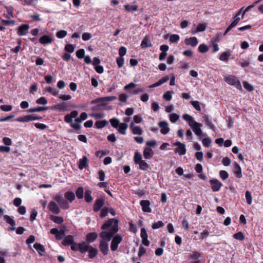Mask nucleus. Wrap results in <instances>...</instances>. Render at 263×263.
I'll list each match as a JSON object with an SVG mask.
<instances>
[{
    "instance_id": "1",
    "label": "nucleus",
    "mask_w": 263,
    "mask_h": 263,
    "mask_svg": "<svg viewBox=\"0 0 263 263\" xmlns=\"http://www.w3.org/2000/svg\"><path fill=\"white\" fill-rule=\"evenodd\" d=\"M116 99L117 97L116 96H108L95 99L91 101V104H98L92 106L91 109L94 111L104 110L106 109L105 107L107 105V103H106L105 102L112 101Z\"/></svg>"
},
{
    "instance_id": "2",
    "label": "nucleus",
    "mask_w": 263,
    "mask_h": 263,
    "mask_svg": "<svg viewBox=\"0 0 263 263\" xmlns=\"http://www.w3.org/2000/svg\"><path fill=\"white\" fill-rule=\"evenodd\" d=\"M79 251L81 253H85L88 251V257L90 259L94 258L98 253V250L90 246L88 242L82 241L80 243Z\"/></svg>"
},
{
    "instance_id": "3",
    "label": "nucleus",
    "mask_w": 263,
    "mask_h": 263,
    "mask_svg": "<svg viewBox=\"0 0 263 263\" xmlns=\"http://www.w3.org/2000/svg\"><path fill=\"white\" fill-rule=\"evenodd\" d=\"M119 220L116 218H110L106 221L101 226L102 230L111 231L113 233H117L119 231Z\"/></svg>"
},
{
    "instance_id": "4",
    "label": "nucleus",
    "mask_w": 263,
    "mask_h": 263,
    "mask_svg": "<svg viewBox=\"0 0 263 263\" xmlns=\"http://www.w3.org/2000/svg\"><path fill=\"white\" fill-rule=\"evenodd\" d=\"M62 244L64 246H71V249L73 251L79 250L80 243H77L74 241V237L72 235H68L65 236L62 241Z\"/></svg>"
},
{
    "instance_id": "5",
    "label": "nucleus",
    "mask_w": 263,
    "mask_h": 263,
    "mask_svg": "<svg viewBox=\"0 0 263 263\" xmlns=\"http://www.w3.org/2000/svg\"><path fill=\"white\" fill-rule=\"evenodd\" d=\"M224 79L225 82H227L228 84L234 86L239 90H242L241 83L239 80H238L235 76L233 75H229V76L224 77Z\"/></svg>"
},
{
    "instance_id": "6",
    "label": "nucleus",
    "mask_w": 263,
    "mask_h": 263,
    "mask_svg": "<svg viewBox=\"0 0 263 263\" xmlns=\"http://www.w3.org/2000/svg\"><path fill=\"white\" fill-rule=\"evenodd\" d=\"M112 241L110 245V249L111 251H115L118 249L119 245L122 240V237L117 234L112 238Z\"/></svg>"
},
{
    "instance_id": "7",
    "label": "nucleus",
    "mask_w": 263,
    "mask_h": 263,
    "mask_svg": "<svg viewBox=\"0 0 263 263\" xmlns=\"http://www.w3.org/2000/svg\"><path fill=\"white\" fill-rule=\"evenodd\" d=\"M190 126L192 127L194 133L199 137V138H201L203 136V133L201 129L202 126L201 123L194 122L192 124H190Z\"/></svg>"
},
{
    "instance_id": "8",
    "label": "nucleus",
    "mask_w": 263,
    "mask_h": 263,
    "mask_svg": "<svg viewBox=\"0 0 263 263\" xmlns=\"http://www.w3.org/2000/svg\"><path fill=\"white\" fill-rule=\"evenodd\" d=\"M54 199L59 204L60 207L64 210H67L69 208V205L68 201L65 200L62 196L57 195Z\"/></svg>"
},
{
    "instance_id": "9",
    "label": "nucleus",
    "mask_w": 263,
    "mask_h": 263,
    "mask_svg": "<svg viewBox=\"0 0 263 263\" xmlns=\"http://www.w3.org/2000/svg\"><path fill=\"white\" fill-rule=\"evenodd\" d=\"M116 233H113L111 231L103 230L99 234V236L102 239L101 240H104L107 242V241H109L112 239Z\"/></svg>"
},
{
    "instance_id": "10",
    "label": "nucleus",
    "mask_w": 263,
    "mask_h": 263,
    "mask_svg": "<svg viewBox=\"0 0 263 263\" xmlns=\"http://www.w3.org/2000/svg\"><path fill=\"white\" fill-rule=\"evenodd\" d=\"M211 187L213 192H218L222 186V183L216 179H213L209 180Z\"/></svg>"
},
{
    "instance_id": "11",
    "label": "nucleus",
    "mask_w": 263,
    "mask_h": 263,
    "mask_svg": "<svg viewBox=\"0 0 263 263\" xmlns=\"http://www.w3.org/2000/svg\"><path fill=\"white\" fill-rule=\"evenodd\" d=\"M105 199L103 198H97L93 205V210L95 212L99 211L104 204Z\"/></svg>"
},
{
    "instance_id": "12",
    "label": "nucleus",
    "mask_w": 263,
    "mask_h": 263,
    "mask_svg": "<svg viewBox=\"0 0 263 263\" xmlns=\"http://www.w3.org/2000/svg\"><path fill=\"white\" fill-rule=\"evenodd\" d=\"M140 204L142 207V211L145 213L152 212V209L150 208L151 202L148 200H142L140 202Z\"/></svg>"
},
{
    "instance_id": "13",
    "label": "nucleus",
    "mask_w": 263,
    "mask_h": 263,
    "mask_svg": "<svg viewBox=\"0 0 263 263\" xmlns=\"http://www.w3.org/2000/svg\"><path fill=\"white\" fill-rule=\"evenodd\" d=\"M203 121L205 123V125L209 127V128L212 129L213 132H215L216 127L212 123L211 119L210 118L209 115H204L202 117Z\"/></svg>"
},
{
    "instance_id": "14",
    "label": "nucleus",
    "mask_w": 263,
    "mask_h": 263,
    "mask_svg": "<svg viewBox=\"0 0 263 263\" xmlns=\"http://www.w3.org/2000/svg\"><path fill=\"white\" fill-rule=\"evenodd\" d=\"M29 25L28 24H22L17 28V33L19 36H23L27 34Z\"/></svg>"
},
{
    "instance_id": "15",
    "label": "nucleus",
    "mask_w": 263,
    "mask_h": 263,
    "mask_svg": "<svg viewBox=\"0 0 263 263\" xmlns=\"http://www.w3.org/2000/svg\"><path fill=\"white\" fill-rule=\"evenodd\" d=\"M100 251L104 255H106L109 251L108 244L104 240H100L99 246Z\"/></svg>"
},
{
    "instance_id": "16",
    "label": "nucleus",
    "mask_w": 263,
    "mask_h": 263,
    "mask_svg": "<svg viewBox=\"0 0 263 263\" xmlns=\"http://www.w3.org/2000/svg\"><path fill=\"white\" fill-rule=\"evenodd\" d=\"M48 208L50 211L55 214H58L61 212L60 208L54 201H50L48 204Z\"/></svg>"
},
{
    "instance_id": "17",
    "label": "nucleus",
    "mask_w": 263,
    "mask_h": 263,
    "mask_svg": "<svg viewBox=\"0 0 263 263\" xmlns=\"http://www.w3.org/2000/svg\"><path fill=\"white\" fill-rule=\"evenodd\" d=\"M159 126L161 128L160 130L161 134L163 135L167 134L170 131V128L168 127V123L165 121H160L158 123Z\"/></svg>"
},
{
    "instance_id": "18",
    "label": "nucleus",
    "mask_w": 263,
    "mask_h": 263,
    "mask_svg": "<svg viewBox=\"0 0 263 263\" xmlns=\"http://www.w3.org/2000/svg\"><path fill=\"white\" fill-rule=\"evenodd\" d=\"M53 41V39L49 35H44L39 40V42L42 45L51 44Z\"/></svg>"
},
{
    "instance_id": "19",
    "label": "nucleus",
    "mask_w": 263,
    "mask_h": 263,
    "mask_svg": "<svg viewBox=\"0 0 263 263\" xmlns=\"http://www.w3.org/2000/svg\"><path fill=\"white\" fill-rule=\"evenodd\" d=\"M4 219L7 223L9 224L11 226V227L9 228V230L14 231L15 230V222L10 216L7 215H4Z\"/></svg>"
},
{
    "instance_id": "20",
    "label": "nucleus",
    "mask_w": 263,
    "mask_h": 263,
    "mask_svg": "<svg viewBox=\"0 0 263 263\" xmlns=\"http://www.w3.org/2000/svg\"><path fill=\"white\" fill-rule=\"evenodd\" d=\"M184 43L185 45H190L194 47L197 45L198 43V40L196 37L193 36L185 39L184 40Z\"/></svg>"
},
{
    "instance_id": "21",
    "label": "nucleus",
    "mask_w": 263,
    "mask_h": 263,
    "mask_svg": "<svg viewBox=\"0 0 263 263\" xmlns=\"http://www.w3.org/2000/svg\"><path fill=\"white\" fill-rule=\"evenodd\" d=\"M154 152L150 147H145L143 151V156L146 159H151L154 155Z\"/></svg>"
},
{
    "instance_id": "22",
    "label": "nucleus",
    "mask_w": 263,
    "mask_h": 263,
    "mask_svg": "<svg viewBox=\"0 0 263 263\" xmlns=\"http://www.w3.org/2000/svg\"><path fill=\"white\" fill-rule=\"evenodd\" d=\"M98 236V234L96 232H90L88 233L86 236V242H88L89 243L90 242L95 241L97 239Z\"/></svg>"
},
{
    "instance_id": "23",
    "label": "nucleus",
    "mask_w": 263,
    "mask_h": 263,
    "mask_svg": "<svg viewBox=\"0 0 263 263\" xmlns=\"http://www.w3.org/2000/svg\"><path fill=\"white\" fill-rule=\"evenodd\" d=\"M65 104V102H62L61 103L52 106L50 108L52 110H58L60 111H65L67 110V107Z\"/></svg>"
},
{
    "instance_id": "24",
    "label": "nucleus",
    "mask_w": 263,
    "mask_h": 263,
    "mask_svg": "<svg viewBox=\"0 0 263 263\" xmlns=\"http://www.w3.org/2000/svg\"><path fill=\"white\" fill-rule=\"evenodd\" d=\"M34 248L37 251L40 256H43L45 252V248L42 245L36 242L33 245Z\"/></svg>"
},
{
    "instance_id": "25",
    "label": "nucleus",
    "mask_w": 263,
    "mask_h": 263,
    "mask_svg": "<svg viewBox=\"0 0 263 263\" xmlns=\"http://www.w3.org/2000/svg\"><path fill=\"white\" fill-rule=\"evenodd\" d=\"M152 46V44L149 40V37L148 36H145L141 44V47L142 48H146L147 47H151Z\"/></svg>"
},
{
    "instance_id": "26",
    "label": "nucleus",
    "mask_w": 263,
    "mask_h": 263,
    "mask_svg": "<svg viewBox=\"0 0 263 263\" xmlns=\"http://www.w3.org/2000/svg\"><path fill=\"white\" fill-rule=\"evenodd\" d=\"M130 128L132 129L133 134L134 135H142V129L139 126H134V123L132 122L130 124Z\"/></svg>"
},
{
    "instance_id": "27",
    "label": "nucleus",
    "mask_w": 263,
    "mask_h": 263,
    "mask_svg": "<svg viewBox=\"0 0 263 263\" xmlns=\"http://www.w3.org/2000/svg\"><path fill=\"white\" fill-rule=\"evenodd\" d=\"M234 173L238 178H241L242 177L241 173V168L240 165L237 163L235 162L234 167L233 170Z\"/></svg>"
},
{
    "instance_id": "28",
    "label": "nucleus",
    "mask_w": 263,
    "mask_h": 263,
    "mask_svg": "<svg viewBox=\"0 0 263 263\" xmlns=\"http://www.w3.org/2000/svg\"><path fill=\"white\" fill-rule=\"evenodd\" d=\"M202 256L201 253L197 251H192L189 256V259H192L194 260H199V258Z\"/></svg>"
},
{
    "instance_id": "29",
    "label": "nucleus",
    "mask_w": 263,
    "mask_h": 263,
    "mask_svg": "<svg viewBox=\"0 0 263 263\" xmlns=\"http://www.w3.org/2000/svg\"><path fill=\"white\" fill-rule=\"evenodd\" d=\"M88 166V159L86 156H83V158L79 160V168L80 170H83Z\"/></svg>"
},
{
    "instance_id": "30",
    "label": "nucleus",
    "mask_w": 263,
    "mask_h": 263,
    "mask_svg": "<svg viewBox=\"0 0 263 263\" xmlns=\"http://www.w3.org/2000/svg\"><path fill=\"white\" fill-rule=\"evenodd\" d=\"M48 107L47 106H39L36 107H34L32 108H30L26 110L28 113H32L34 112H40L44 110H46L48 109Z\"/></svg>"
},
{
    "instance_id": "31",
    "label": "nucleus",
    "mask_w": 263,
    "mask_h": 263,
    "mask_svg": "<svg viewBox=\"0 0 263 263\" xmlns=\"http://www.w3.org/2000/svg\"><path fill=\"white\" fill-rule=\"evenodd\" d=\"M92 191L90 190H86L84 193L85 201L87 203L92 201L93 198L91 196Z\"/></svg>"
},
{
    "instance_id": "32",
    "label": "nucleus",
    "mask_w": 263,
    "mask_h": 263,
    "mask_svg": "<svg viewBox=\"0 0 263 263\" xmlns=\"http://www.w3.org/2000/svg\"><path fill=\"white\" fill-rule=\"evenodd\" d=\"M64 197L70 202H72L76 198L75 194L71 191H67L65 192Z\"/></svg>"
},
{
    "instance_id": "33",
    "label": "nucleus",
    "mask_w": 263,
    "mask_h": 263,
    "mask_svg": "<svg viewBox=\"0 0 263 263\" xmlns=\"http://www.w3.org/2000/svg\"><path fill=\"white\" fill-rule=\"evenodd\" d=\"M50 219L53 222L57 224H62L64 221L62 217L57 216L53 215H50Z\"/></svg>"
},
{
    "instance_id": "34",
    "label": "nucleus",
    "mask_w": 263,
    "mask_h": 263,
    "mask_svg": "<svg viewBox=\"0 0 263 263\" xmlns=\"http://www.w3.org/2000/svg\"><path fill=\"white\" fill-rule=\"evenodd\" d=\"M119 127L118 126V130L119 133L122 135H125L126 134V129L128 127V125L126 123H120Z\"/></svg>"
},
{
    "instance_id": "35",
    "label": "nucleus",
    "mask_w": 263,
    "mask_h": 263,
    "mask_svg": "<svg viewBox=\"0 0 263 263\" xmlns=\"http://www.w3.org/2000/svg\"><path fill=\"white\" fill-rule=\"evenodd\" d=\"M175 152L176 153H178L180 155H185L186 152L185 144H183L180 146H178V147L175 148Z\"/></svg>"
},
{
    "instance_id": "36",
    "label": "nucleus",
    "mask_w": 263,
    "mask_h": 263,
    "mask_svg": "<svg viewBox=\"0 0 263 263\" xmlns=\"http://www.w3.org/2000/svg\"><path fill=\"white\" fill-rule=\"evenodd\" d=\"M65 230L66 227L65 226H63L60 231H59L57 228H53L50 230V232L51 234L60 233L65 236Z\"/></svg>"
},
{
    "instance_id": "37",
    "label": "nucleus",
    "mask_w": 263,
    "mask_h": 263,
    "mask_svg": "<svg viewBox=\"0 0 263 263\" xmlns=\"http://www.w3.org/2000/svg\"><path fill=\"white\" fill-rule=\"evenodd\" d=\"M5 8L6 9L7 15L6 17L10 18V17H13V7L12 6H6Z\"/></svg>"
},
{
    "instance_id": "38",
    "label": "nucleus",
    "mask_w": 263,
    "mask_h": 263,
    "mask_svg": "<svg viewBox=\"0 0 263 263\" xmlns=\"http://www.w3.org/2000/svg\"><path fill=\"white\" fill-rule=\"evenodd\" d=\"M231 54L229 51L222 52L219 56V60L222 61L227 62Z\"/></svg>"
},
{
    "instance_id": "39",
    "label": "nucleus",
    "mask_w": 263,
    "mask_h": 263,
    "mask_svg": "<svg viewBox=\"0 0 263 263\" xmlns=\"http://www.w3.org/2000/svg\"><path fill=\"white\" fill-rule=\"evenodd\" d=\"M108 124V121L103 120L98 121L95 123V126L97 128H102Z\"/></svg>"
},
{
    "instance_id": "40",
    "label": "nucleus",
    "mask_w": 263,
    "mask_h": 263,
    "mask_svg": "<svg viewBox=\"0 0 263 263\" xmlns=\"http://www.w3.org/2000/svg\"><path fill=\"white\" fill-rule=\"evenodd\" d=\"M76 195L79 199H82L84 197V189L82 186L79 187L76 191Z\"/></svg>"
},
{
    "instance_id": "41",
    "label": "nucleus",
    "mask_w": 263,
    "mask_h": 263,
    "mask_svg": "<svg viewBox=\"0 0 263 263\" xmlns=\"http://www.w3.org/2000/svg\"><path fill=\"white\" fill-rule=\"evenodd\" d=\"M139 165V169L142 171H147L150 167L149 165L144 160H142L138 164Z\"/></svg>"
},
{
    "instance_id": "42",
    "label": "nucleus",
    "mask_w": 263,
    "mask_h": 263,
    "mask_svg": "<svg viewBox=\"0 0 263 263\" xmlns=\"http://www.w3.org/2000/svg\"><path fill=\"white\" fill-rule=\"evenodd\" d=\"M183 119L189 122V124L190 126V124H192L193 123H194V122H195L193 117L188 114L183 115Z\"/></svg>"
},
{
    "instance_id": "43",
    "label": "nucleus",
    "mask_w": 263,
    "mask_h": 263,
    "mask_svg": "<svg viewBox=\"0 0 263 263\" xmlns=\"http://www.w3.org/2000/svg\"><path fill=\"white\" fill-rule=\"evenodd\" d=\"M233 237H234V238L235 239H236L237 240H240V241L243 240L245 239V236L243 233H242L241 231L235 233L233 235Z\"/></svg>"
},
{
    "instance_id": "44",
    "label": "nucleus",
    "mask_w": 263,
    "mask_h": 263,
    "mask_svg": "<svg viewBox=\"0 0 263 263\" xmlns=\"http://www.w3.org/2000/svg\"><path fill=\"white\" fill-rule=\"evenodd\" d=\"M110 123L111 125V126L115 128H118V126L120 124V121L118 119L116 118H114L111 119L110 120Z\"/></svg>"
},
{
    "instance_id": "45",
    "label": "nucleus",
    "mask_w": 263,
    "mask_h": 263,
    "mask_svg": "<svg viewBox=\"0 0 263 263\" xmlns=\"http://www.w3.org/2000/svg\"><path fill=\"white\" fill-rule=\"evenodd\" d=\"M15 121L19 122H30L29 115L23 117H19L15 119Z\"/></svg>"
},
{
    "instance_id": "46",
    "label": "nucleus",
    "mask_w": 263,
    "mask_h": 263,
    "mask_svg": "<svg viewBox=\"0 0 263 263\" xmlns=\"http://www.w3.org/2000/svg\"><path fill=\"white\" fill-rule=\"evenodd\" d=\"M134 160L135 163L136 164H138L139 163V162H141V161L143 160L142 159V156L139 152H136L135 153Z\"/></svg>"
},
{
    "instance_id": "47",
    "label": "nucleus",
    "mask_w": 263,
    "mask_h": 263,
    "mask_svg": "<svg viewBox=\"0 0 263 263\" xmlns=\"http://www.w3.org/2000/svg\"><path fill=\"white\" fill-rule=\"evenodd\" d=\"M126 10L130 12L136 11L138 10V7L137 5H126L124 6Z\"/></svg>"
},
{
    "instance_id": "48",
    "label": "nucleus",
    "mask_w": 263,
    "mask_h": 263,
    "mask_svg": "<svg viewBox=\"0 0 263 263\" xmlns=\"http://www.w3.org/2000/svg\"><path fill=\"white\" fill-rule=\"evenodd\" d=\"M101 210L100 214V216L101 218H103L107 216L108 213V208L106 206H103Z\"/></svg>"
},
{
    "instance_id": "49",
    "label": "nucleus",
    "mask_w": 263,
    "mask_h": 263,
    "mask_svg": "<svg viewBox=\"0 0 263 263\" xmlns=\"http://www.w3.org/2000/svg\"><path fill=\"white\" fill-rule=\"evenodd\" d=\"M209 50V48L204 44H200L198 47V51L201 53H205Z\"/></svg>"
},
{
    "instance_id": "50",
    "label": "nucleus",
    "mask_w": 263,
    "mask_h": 263,
    "mask_svg": "<svg viewBox=\"0 0 263 263\" xmlns=\"http://www.w3.org/2000/svg\"><path fill=\"white\" fill-rule=\"evenodd\" d=\"M243 85L244 88L249 91H252L254 89L253 86L247 81L243 82Z\"/></svg>"
},
{
    "instance_id": "51",
    "label": "nucleus",
    "mask_w": 263,
    "mask_h": 263,
    "mask_svg": "<svg viewBox=\"0 0 263 263\" xmlns=\"http://www.w3.org/2000/svg\"><path fill=\"white\" fill-rule=\"evenodd\" d=\"M74 45L68 44L65 45L64 49L67 52L72 53L74 51Z\"/></svg>"
},
{
    "instance_id": "52",
    "label": "nucleus",
    "mask_w": 263,
    "mask_h": 263,
    "mask_svg": "<svg viewBox=\"0 0 263 263\" xmlns=\"http://www.w3.org/2000/svg\"><path fill=\"white\" fill-rule=\"evenodd\" d=\"M245 197L246 198L247 203L248 204L250 205L252 203V200L251 192L249 191H247L245 193Z\"/></svg>"
},
{
    "instance_id": "53",
    "label": "nucleus",
    "mask_w": 263,
    "mask_h": 263,
    "mask_svg": "<svg viewBox=\"0 0 263 263\" xmlns=\"http://www.w3.org/2000/svg\"><path fill=\"white\" fill-rule=\"evenodd\" d=\"M16 23V21L14 20H6L1 19V23L5 25H15Z\"/></svg>"
},
{
    "instance_id": "54",
    "label": "nucleus",
    "mask_w": 263,
    "mask_h": 263,
    "mask_svg": "<svg viewBox=\"0 0 263 263\" xmlns=\"http://www.w3.org/2000/svg\"><path fill=\"white\" fill-rule=\"evenodd\" d=\"M169 117L171 122L175 123L179 119V116L176 114L173 113L170 114Z\"/></svg>"
},
{
    "instance_id": "55",
    "label": "nucleus",
    "mask_w": 263,
    "mask_h": 263,
    "mask_svg": "<svg viewBox=\"0 0 263 263\" xmlns=\"http://www.w3.org/2000/svg\"><path fill=\"white\" fill-rule=\"evenodd\" d=\"M163 226L164 223L162 221H159L153 223L152 227L153 229H157L160 228H162Z\"/></svg>"
},
{
    "instance_id": "56",
    "label": "nucleus",
    "mask_w": 263,
    "mask_h": 263,
    "mask_svg": "<svg viewBox=\"0 0 263 263\" xmlns=\"http://www.w3.org/2000/svg\"><path fill=\"white\" fill-rule=\"evenodd\" d=\"M191 104L193 105V106L195 108L196 110H197L198 111H201V107L200 106L199 102L198 101H192L191 102Z\"/></svg>"
},
{
    "instance_id": "57",
    "label": "nucleus",
    "mask_w": 263,
    "mask_h": 263,
    "mask_svg": "<svg viewBox=\"0 0 263 263\" xmlns=\"http://www.w3.org/2000/svg\"><path fill=\"white\" fill-rule=\"evenodd\" d=\"M67 32L66 31L61 30L57 32L56 36L59 39H62L64 38L67 35Z\"/></svg>"
},
{
    "instance_id": "58",
    "label": "nucleus",
    "mask_w": 263,
    "mask_h": 263,
    "mask_svg": "<svg viewBox=\"0 0 263 263\" xmlns=\"http://www.w3.org/2000/svg\"><path fill=\"white\" fill-rule=\"evenodd\" d=\"M76 53V56L79 59H82L85 57V50L83 49H79Z\"/></svg>"
},
{
    "instance_id": "59",
    "label": "nucleus",
    "mask_w": 263,
    "mask_h": 263,
    "mask_svg": "<svg viewBox=\"0 0 263 263\" xmlns=\"http://www.w3.org/2000/svg\"><path fill=\"white\" fill-rule=\"evenodd\" d=\"M206 29V25L204 24H198L196 30V32H203Z\"/></svg>"
},
{
    "instance_id": "60",
    "label": "nucleus",
    "mask_w": 263,
    "mask_h": 263,
    "mask_svg": "<svg viewBox=\"0 0 263 263\" xmlns=\"http://www.w3.org/2000/svg\"><path fill=\"white\" fill-rule=\"evenodd\" d=\"M12 106L11 105H2L0 106V109L4 111H9L12 109Z\"/></svg>"
},
{
    "instance_id": "61",
    "label": "nucleus",
    "mask_w": 263,
    "mask_h": 263,
    "mask_svg": "<svg viewBox=\"0 0 263 263\" xmlns=\"http://www.w3.org/2000/svg\"><path fill=\"white\" fill-rule=\"evenodd\" d=\"M226 121L227 122L228 127L229 128H231L233 126L234 119L232 117L229 116L227 117Z\"/></svg>"
},
{
    "instance_id": "62",
    "label": "nucleus",
    "mask_w": 263,
    "mask_h": 263,
    "mask_svg": "<svg viewBox=\"0 0 263 263\" xmlns=\"http://www.w3.org/2000/svg\"><path fill=\"white\" fill-rule=\"evenodd\" d=\"M211 142V139L209 137L204 138L202 140L203 145L206 147H208L210 146Z\"/></svg>"
},
{
    "instance_id": "63",
    "label": "nucleus",
    "mask_w": 263,
    "mask_h": 263,
    "mask_svg": "<svg viewBox=\"0 0 263 263\" xmlns=\"http://www.w3.org/2000/svg\"><path fill=\"white\" fill-rule=\"evenodd\" d=\"M46 90L47 92H50L52 95L54 96H57L58 95V91L56 90L55 88H52L50 87H48L46 88Z\"/></svg>"
},
{
    "instance_id": "64",
    "label": "nucleus",
    "mask_w": 263,
    "mask_h": 263,
    "mask_svg": "<svg viewBox=\"0 0 263 263\" xmlns=\"http://www.w3.org/2000/svg\"><path fill=\"white\" fill-rule=\"evenodd\" d=\"M128 96L125 93H121L119 96V100L123 103H126Z\"/></svg>"
}]
</instances>
